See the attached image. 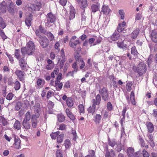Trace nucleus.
Segmentation results:
<instances>
[{"instance_id":"57","label":"nucleus","mask_w":157,"mask_h":157,"mask_svg":"<svg viewBox=\"0 0 157 157\" xmlns=\"http://www.w3.org/2000/svg\"><path fill=\"white\" fill-rule=\"evenodd\" d=\"M124 28H122L120 24H119L118 25L117 30L118 32H121L123 30Z\"/></svg>"},{"instance_id":"50","label":"nucleus","mask_w":157,"mask_h":157,"mask_svg":"<svg viewBox=\"0 0 157 157\" xmlns=\"http://www.w3.org/2000/svg\"><path fill=\"white\" fill-rule=\"evenodd\" d=\"M76 62L77 63H78L81 62V60H83L82 59L81 56H75Z\"/></svg>"},{"instance_id":"3","label":"nucleus","mask_w":157,"mask_h":157,"mask_svg":"<svg viewBox=\"0 0 157 157\" xmlns=\"http://www.w3.org/2000/svg\"><path fill=\"white\" fill-rule=\"evenodd\" d=\"M132 69L135 72L137 73L139 76L140 77L146 73L147 68L146 64L141 62L138 64L136 66L133 67Z\"/></svg>"},{"instance_id":"31","label":"nucleus","mask_w":157,"mask_h":157,"mask_svg":"<svg viewBox=\"0 0 157 157\" xmlns=\"http://www.w3.org/2000/svg\"><path fill=\"white\" fill-rule=\"evenodd\" d=\"M58 120L60 122H63L65 120V117L62 114H60L57 116Z\"/></svg>"},{"instance_id":"32","label":"nucleus","mask_w":157,"mask_h":157,"mask_svg":"<svg viewBox=\"0 0 157 157\" xmlns=\"http://www.w3.org/2000/svg\"><path fill=\"white\" fill-rule=\"evenodd\" d=\"M45 35L48 36L49 40L50 41L53 40L54 37L53 35L51 32H46Z\"/></svg>"},{"instance_id":"63","label":"nucleus","mask_w":157,"mask_h":157,"mask_svg":"<svg viewBox=\"0 0 157 157\" xmlns=\"http://www.w3.org/2000/svg\"><path fill=\"white\" fill-rule=\"evenodd\" d=\"M152 114L155 118H157V109L153 110V113Z\"/></svg>"},{"instance_id":"59","label":"nucleus","mask_w":157,"mask_h":157,"mask_svg":"<svg viewBox=\"0 0 157 157\" xmlns=\"http://www.w3.org/2000/svg\"><path fill=\"white\" fill-rule=\"evenodd\" d=\"M107 107L109 110H111L113 108L111 102H108Z\"/></svg>"},{"instance_id":"55","label":"nucleus","mask_w":157,"mask_h":157,"mask_svg":"<svg viewBox=\"0 0 157 157\" xmlns=\"http://www.w3.org/2000/svg\"><path fill=\"white\" fill-rule=\"evenodd\" d=\"M83 13L82 15V23L83 24L85 23L86 19V16L84 14V13L83 12L84 11H85V10H83Z\"/></svg>"},{"instance_id":"16","label":"nucleus","mask_w":157,"mask_h":157,"mask_svg":"<svg viewBox=\"0 0 157 157\" xmlns=\"http://www.w3.org/2000/svg\"><path fill=\"white\" fill-rule=\"evenodd\" d=\"M127 155L128 157H135L134 149L132 147L128 148L127 150Z\"/></svg>"},{"instance_id":"35","label":"nucleus","mask_w":157,"mask_h":157,"mask_svg":"<svg viewBox=\"0 0 157 157\" xmlns=\"http://www.w3.org/2000/svg\"><path fill=\"white\" fill-rule=\"evenodd\" d=\"M130 100L131 101L133 105L135 104V102L134 99V94L133 91H132L131 93L130 96Z\"/></svg>"},{"instance_id":"30","label":"nucleus","mask_w":157,"mask_h":157,"mask_svg":"<svg viewBox=\"0 0 157 157\" xmlns=\"http://www.w3.org/2000/svg\"><path fill=\"white\" fill-rule=\"evenodd\" d=\"M31 113L29 111H27L25 114V118L23 120L26 121H29L31 118Z\"/></svg>"},{"instance_id":"29","label":"nucleus","mask_w":157,"mask_h":157,"mask_svg":"<svg viewBox=\"0 0 157 157\" xmlns=\"http://www.w3.org/2000/svg\"><path fill=\"white\" fill-rule=\"evenodd\" d=\"M13 126L17 130H20L21 129V124L20 121L18 120H16Z\"/></svg>"},{"instance_id":"41","label":"nucleus","mask_w":157,"mask_h":157,"mask_svg":"<svg viewBox=\"0 0 157 157\" xmlns=\"http://www.w3.org/2000/svg\"><path fill=\"white\" fill-rule=\"evenodd\" d=\"M132 85V83L131 82H129L127 84L126 87L128 91H131V87Z\"/></svg>"},{"instance_id":"46","label":"nucleus","mask_w":157,"mask_h":157,"mask_svg":"<svg viewBox=\"0 0 157 157\" xmlns=\"http://www.w3.org/2000/svg\"><path fill=\"white\" fill-rule=\"evenodd\" d=\"M117 45L118 47L123 49H124L126 48V47L124 45V43L123 42H117Z\"/></svg>"},{"instance_id":"37","label":"nucleus","mask_w":157,"mask_h":157,"mask_svg":"<svg viewBox=\"0 0 157 157\" xmlns=\"http://www.w3.org/2000/svg\"><path fill=\"white\" fill-rule=\"evenodd\" d=\"M14 84V88L15 90H17L19 89L20 87V84L18 81H16Z\"/></svg>"},{"instance_id":"8","label":"nucleus","mask_w":157,"mask_h":157,"mask_svg":"<svg viewBox=\"0 0 157 157\" xmlns=\"http://www.w3.org/2000/svg\"><path fill=\"white\" fill-rule=\"evenodd\" d=\"M152 40L154 42H157V33L155 30H152L150 35Z\"/></svg>"},{"instance_id":"42","label":"nucleus","mask_w":157,"mask_h":157,"mask_svg":"<svg viewBox=\"0 0 157 157\" xmlns=\"http://www.w3.org/2000/svg\"><path fill=\"white\" fill-rule=\"evenodd\" d=\"M39 113L36 114H33L31 115V121H37V118L39 117Z\"/></svg>"},{"instance_id":"4","label":"nucleus","mask_w":157,"mask_h":157,"mask_svg":"<svg viewBox=\"0 0 157 157\" xmlns=\"http://www.w3.org/2000/svg\"><path fill=\"white\" fill-rule=\"evenodd\" d=\"M38 41L40 46L43 48H45L47 47L49 43V40L44 36L39 38Z\"/></svg>"},{"instance_id":"51","label":"nucleus","mask_w":157,"mask_h":157,"mask_svg":"<svg viewBox=\"0 0 157 157\" xmlns=\"http://www.w3.org/2000/svg\"><path fill=\"white\" fill-rule=\"evenodd\" d=\"M0 35L2 39L4 40L7 38V36L5 35L4 33L2 30L0 31Z\"/></svg>"},{"instance_id":"2","label":"nucleus","mask_w":157,"mask_h":157,"mask_svg":"<svg viewBox=\"0 0 157 157\" xmlns=\"http://www.w3.org/2000/svg\"><path fill=\"white\" fill-rule=\"evenodd\" d=\"M35 46L34 43L31 41H29L27 44L26 47L21 48V52L23 56H25L26 53L28 55H31L34 51Z\"/></svg>"},{"instance_id":"38","label":"nucleus","mask_w":157,"mask_h":157,"mask_svg":"<svg viewBox=\"0 0 157 157\" xmlns=\"http://www.w3.org/2000/svg\"><path fill=\"white\" fill-rule=\"evenodd\" d=\"M138 52L135 46L132 47L131 48V54L134 56H136Z\"/></svg>"},{"instance_id":"21","label":"nucleus","mask_w":157,"mask_h":157,"mask_svg":"<svg viewBox=\"0 0 157 157\" xmlns=\"http://www.w3.org/2000/svg\"><path fill=\"white\" fill-rule=\"evenodd\" d=\"M21 140L18 138L15 139V143L14 144L15 147L16 149H19L20 146Z\"/></svg>"},{"instance_id":"60","label":"nucleus","mask_w":157,"mask_h":157,"mask_svg":"<svg viewBox=\"0 0 157 157\" xmlns=\"http://www.w3.org/2000/svg\"><path fill=\"white\" fill-rule=\"evenodd\" d=\"M72 67L74 69V70L73 71V72H76L78 71V68L77 67V65L76 63H74L72 64Z\"/></svg>"},{"instance_id":"26","label":"nucleus","mask_w":157,"mask_h":157,"mask_svg":"<svg viewBox=\"0 0 157 157\" xmlns=\"http://www.w3.org/2000/svg\"><path fill=\"white\" fill-rule=\"evenodd\" d=\"M147 124L148 131L150 133L153 132L154 129V127L152 124L150 122H147Z\"/></svg>"},{"instance_id":"62","label":"nucleus","mask_w":157,"mask_h":157,"mask_svg":"<svg viewBox=\"0 0 157 157\" xmlns=\"http://www.w3.org/2000/svg\"><path fill=\"white\" fill-rule=\"evenodd\" d=\"M2 124L4 126H5V125L7 124L8 122L6 121V120L4 117H2Z\"/></svg>"},{"instance_id":"52","label":"nucleus","mask_w":157,"mask_h":157,"mask_svg":"<svg viewBox=\"0 0 157 157\" xmlns=\"http://www.w3.org/2000/svg\"><path fill=\"white\" fill-rule=\"evenodd\" d=\"M78 109H79L80 112L81 113H84V107L83 105L82 104L78 106Z\"/></svg>"},{"instance_id":"27","label":"nucleus","mask_w":157,"mask_h":157,"mask_svg":"<svg viewBox=\"0 0 157 157\" xmlns=\"http://www.w3.org/2000/svg\"><path fill=\"white\" fill-rule=\"evenodd\" d=\"M79 2L81 3L80 6L81 8L83 9L87 7L88 4L86 0H82Z\"/></svg>"},{"instance_id":"17","label":"nucleus","mask_w":157,"mask_h":157,"mask_svg":"<svg viewBox=\"0 0 157 157\" xmlns=\"http://www.w3.org/2000/svg\"><path fill=\"white\" fill-rule=\"evenodd\" d=\"M148 140L147 141L150 144V146L152 148L155 146V143L153 140V136L150 134L148 135Z\"/></svg>"},{"instance_id":"13","label":"nucleus","mask_w":157,"mask_h":157,"mask_svg":"<svg viewBox=\"0 0 157 157\" xmlns=\"http://www.w3.org/2000/svg\"><path fill=\"white\" fill-rule=\"evenodd\" d=\"M140 32V30L139 29H137L133 30L130 36L131 38L133 39H136L138 35Z\"/></svg>"},{"instance_id":"20","label":"nucleus","mask_w":157,"mask_h":157,"mask_svg":"<svg viewBox=\"0 0 157 157\" xmlns=\"http://www.w3.org/2000/svg\"><path fill=\"white\" fill-rule=\"evenodd\" d=\"M80 42L78 40H75L73 42L70 40L69 43V45L71 47L74 48V50H75V49H76V46Z\"/></svg>"},{"instance_id":"47","label":"nucleus","mask_w":157,"mask_h":157,"mask_svg":"<svg viewBox=\"0 0 157 157\" xmlns=\"http://www.w3.org/2000/svg\"><path fill=\"white\" fill-rule=\"evenodd\" d=\"M56 157H63V155L59 149L57 150L56 152Z\"/></svg>"},{"instance_id":"48","label":"nucleus","mask_w":157,"mask_h":157,"mask_svg":"<svg viewBox=\"0 0 157 157\" xmlns=\"http://www.w3.org/2000/svg\"><path fill=\"white\" fill-rule=\"evenodd\" d=\"M37 85L38 86H41L44 85V82L41 79H38L36 82Z\"/></svg>"},{"instance_id":"25","label":"nucleus","mask_w":157,"mask_h":157,"mask_svg":"<svg viewBox=\"0 0 157 157\" xmlns=\"http://www.w3.org/2000/svg\"><path fill=\"white\" fill-rule=\"evenodd\" d=\"M92 12L95 13L98 11L99 8V4L97 5L93 4L91 6Z\"/></svg>"},{"instance_id":"15","label":"nucleus","mask_w":157,"mask_h":157,"mask_svg":"<svg viewBox=\"0 0 157 157\" xmlns=\"http://www.w3.org/2000/svg\"><path fill=\"white\" fill-rule=\"evenodd\" d=\"M98 108L99 107H98L97 109H96V105L93 103L92 106L89 107L88 109V113H92V115H93L95 112V110L96 109L97 110Z\"/></svg>"},{"instance_id":"34","label":"nucleus","mask_w":157,"mask_h":157,"mask_svg":"<svg viewBox=\"0 0 157 157\" xmlns=\"http://www.w3.org/2000/svg\"><path fill=\"white\" fill-rule=\"evenodd\" d=\"M95 153L94 151L90 150L89 151V155L86 156L85 157H95Z\"/></svg>"},{"instance_id":"18","label":"nucleus","mask_w":157,"mask_h":157,"mask_svg":"<svg viewBox=\"0 0 157 157\" xmlns=\"http://www.w3.org/2000/svg\"><path fill=\"white\" fill-rule=\"evenodd\" d=\"M29 121L23 120L22 122V125L23 128L26 129H29L31 127L30 123L29 122Z\"/></svg>"},{"instance_id":"19","label":"nucleus","mask_w":157,"mask_h":157,"mask_svg":"<svg viewBox=\"0 0 157 157\" xmlns=\"http://www.w3.org/2000/svg\"><path fill=\"white\" fill-rule=\"evenodd\" d=\"M55 86L56 87V89L57 90H60L62 88L63 84L62 82H60L59 81L57 80L55 82Z\"/></svg>"},{"instance_id":"40","label":"nucleus","mask_w":157,"mask_h":157,"mask_svg":"<svg viewBox=\"0 0 157 157\" xmlns=\"http://www.w3.org/2000/svg\"><path fill=\"white\" fill-rule=\"evenodd\" d=\"M109 144L112 147H114L116 144H117L116 141L115 139L112 140L111 141L108 140Z\"/></svg>"},{"instance_id":"53","label":"nucleus","mask_w":157,"mask_h":157,"mask_svg":"<svg viewBox=\"0 0 157 157\" xmlns=\"http://www.w3.org/2000/svg\"><path fill=\"white\" fill-rule=\"evenodd\" d=\"M119 13L121 16V18L122 19H124V13L122 10H120L119 11Z\"/></svg>"},{"instance_id":"10","label":"nucleus","mask_w":157,"mask_h":157,"mask_svg":"<svg viewBox=\"0 0 157 157\" xmlns=\"http://www.w3.org/2000/svg\"><path fill=\"white\" fill-rule=\"evenodd\" d=\"M111 10L108 6L104 5L101 8V12L103 13V14L106 15L108 14Z\"/></svg>"},{"instance_id":"43","label":"nucleus","mask_w":157,"mask_h":157,"mask_svg":"<svg viewBox=\"0 0 157 157\" xmlns=\"http://www.w3.org/2000/svg\"><path fill=\"white\" fill-rule=\"evenodd\" d=\"M6 26V25L4 22L3 21L2 18L0 17V27L2 29H4Z\"/></svg>"},{"instance_id":"11","label":"nucleus","mask_w":157,"mask_h":157,"mask_svg":"<svg viewBox=\"0 0 157 157\" xmlns=\"http://www.w3.org/2000/svg\"><path fill=\"white\" fill-rule=\"evenodd\" d=\"M120 36L119 33H114L109 38V41H116L119 39Z\"/></svg>"},{"instance_id":"56","label":"nucleus","mask_w":157,"mask_h":157,"mask_svg":"<svg viewBox=\"0 0 157 157\" xmlns=\"http://www.w3.org/2000/svg\"><path fill=\"white\" fill-rule=\"evenodd\" d=\"M0 11L1 13H5L6 10V6H0Z\"/></svg>"},{"instance_id":"1","label":"nucleus","mask_w":157,"mask_h":157,"mask_svg":"<svg viewBox=\"0 0 157 157\" xmlns=\"http://www.w3.org/2000/svg\"><path fill=\"white\" fill-rule=\"evenodd\" d=\"M14 55L16 58L19 60V65L21 70H26L28 66L26 58H25L24 56L21 58L20 51L18 50H15Z\"/></svg>"},{"instance_id":"12","label":"nucleus","mask_w":157,"mask_h":157,"mask_svg":"<svg viewBox=\"0 0 157 157\" xmlns=\"http://www.w3.org/2000/svg\"><path fill=\"white\" fill-rule=\"evenodd\" d=\"M69 19L70 20L74 18L75 16V10L72 6H70Z\"/></svg>"},{"instance_id":"24","label":"nucleus","mask_w":157,"mask_h":157,"mask_svg":"<svg viewBox=\"0 0 157 157\" xmlns=\"http://www.w3.org/2000/svg\"><path fill=\"white\" fill-rule=\"evenodd\" d=\"M101 116L99 114H96L94 116L95 121L96 124H99L101 119Z\"/></svg>"},{"instance_id":"39","label":"nucleus","mask_w":157,"mask_h":157,"mask_svg":"<svg viewBox=\"0 0 157 157\" xmlns=\"http://www.w3.org/2000/svg\"><path fill=\"white\" fill-rule=\"evenodd\" d=\"M30 8L32 10H39V8L37 5L35 4H31L30 6Z\"/></svg>"},{"instance_id":"5","label":"nucleus","mask_w":157,"mask_h":157,"mask_svg":"<svg viewBox=\"0 0 157 157\" xmlns=\"http://www.w3.org/2000/svg\"><path fill=\"white\" fill-rule=\"evenodd\" d=\"M99 93L101 94L102 99L105 101L108 99L109 97L108 91L107 89L105 87L99 90Z\"/></svg>"},{"instance_id":"45","label":"nucleus","mask_w":157,"mask_h":157,"mask_svg":"<svg viewBox=\"0 0 157 157\" xmlns=\"http://www.w3.org/2000/svg\"><path fill=\"white\" fill-rule=\"evenodd\" d=\"M14 94L11 93H9L7 95L6 99L9 100H11L13 97Z\"/></svg>"},{"instance_id":"44","label":"nucleus","mask_w":157,"mask_h":157,"mask_svg":"<svg viewBox=\"0 0 157 157\" xmlns=\"http://www.w3.org/2000/svg\"><path fill=\"white\" fill-rule=\"evenodd\" d=\"M21 104L20 101L17 102L15 105L16 110L17 111L19 110L21 107Z\"/></svg>"},{"instance_id":"23","label":"nucleus","mask_w":157,"mask_h":157,"mask_svg":"<svg viewBox=\"0 0 157 157\" xmlns=\"http://www.w3.org/2000/svg\"><path fill=\"white\" fill-rule=\"evenodd\" d=\"M66 103L69 107H72L74 105V102L71 98H68L66 100Z\"/></svg>"},{"instance_id":"14","label":"nucleus","mask_w":157,"mask_h":157,"mask_svg":"<svg viewBox=\"0 0 157 157\" xmlns=\"http://www.w3.org/2000/svg\"><path fill=\"white\" fill-rule=\"evenodd\" d=\"M101 101V97L100 95L98 94L97 95L96 97V99H93L92 100V103L98 105L100 103Z\"/></svg>"},{"instance_id":"28","label":"nucleus","mask_w":157,"mask_h":157,"mask_svg":"<svg viewBox=\"0 0 157 157\" xmlns=\"http://www.w3.org/2000/svg\"><path fill=\"white\" fill-rule=\"evenodd\" d=\"M127 110V109L126 107H124L123 110L122 111V116L123 117L121 119V125H122L123 122L124 121L125 119V114Z\"/></svg>"},{"instance_id":"33","label":"nucleus","mask_w":157,"mask_h":157,"mask_svg":"<svg viewBox=\"0 0 157 157\" xmlns=\"http://www.w3.org/2000/svg\"><path fill=\"white\" fill-rule=\"evenodd\" d=\"M64 145L66 149L69 148L71 146V142L70 140L69 139L66 140L64 142Z\"/></svg>"},{"instance_id":"49","label":"nucleus","mask_w":157,"mask_h":157,"mask_svg":"<svg viewBox=\"0 0 157 157\" xmlns=\"http://www.w3.org/2000/svg\"><path fill=\"white\" fill-rule=\"evenodd\" d=\"M38 29L41 33L45 34L46 33V30L45 29L42 27L41 25H40L39 26Z\"/></svg>"},{"instance_id":"64","label":"nucleus","mask_w":157,"mask_h":157,"mask_svg":"<svg viewBox=\"0 0 157 157\" xmlns=\"http://www.w3.org/2000/svg\"><path fill=\"white\" fill-rule=\"evenodd\" d=\"M105 157H114V156L111 155L110 152L109 151H107L105 154Z\"/></svg>"},{"instance_id":"6","label":"nucleus","mask_w":157,"mask_h":157,"mask_svg":"<svg viewBox=\"0 0 157 157\" xmlns=\"http://www.w3.org/2000/svg\"><path fill=\"white\" fill-rule=\"evenodd\" d=\"M15 73L20 81H23L24 80L25 74L24 72L17 70L15 71Z\"/></svg>"},{"instance_id":"58","label":"nucleus","mask_w":157,"mask_h":157,"mask_svg":"<svg viewBox=\"0 0 157 157\" xmlns=\"http://www.w3.org/2000/svg\"><path fill=\"white\" fill-rule=\"evenodd\" d=\"M66 127V125L63 124H61L59 126V129L62 130H64L65 129Z\"/></svg>"},{"instance_id":"9","label":"nucleus","mask_w":157,"mask_h":157,"mask_svg":"<svg viewBox=\"0 0 157 157\" xmlns=\"http://www.w3.org/2000/svg\"><path fill=\"white\" fill-rule=\"evenodd\" d=\"M15 5L13 3L11 2L9 6L7 8L8 11L11 14L13 15L14 13V8Z\"/></svg>"},{"instance_id":"7","label":"nucleus","mask_w":157,"mask_h":157,"mask_svg":"<svg viewBox=\"0 0 157 157\" xmlns=\"http://www.w3.org/2000/svg\"><path fill=\"white\" fill-rule=\"evenodd\" d=\"M46 18L47 21L53 23L55 21L56 18L55 16L52 13H50L47 14Z\"/></svg>"},{"instance_id":"54","label":"nucleus","mask_w":157,"mask_h":157,"mask_svg":"<svg viewBox=\"0 0 157 157\" xmlns=\"http://www.w3.org/2000/svg\"><path fill=\"white\" fill-rule=\"evenodd\" d=\"M142 152L144 157H149V155L148 153L145 150H143Z\"/></svg>"},{"instance_id":"36","label":"nucleus","mask_w":157,"mask_h":157,"mask_svg":"<svg viewBox=\"0 0 157 157\" xmlns=\"http://www.w3.org/2000/svg\"><path fill=\"white\" fill-rule=\"evenodd\" d=\"M64 136V134H62L57 137V141L58 143H61L63 142Z\"/></svg>"},{"instance_id":"22","label":"nucleus","mask_w":157,"mask_h":157,"mask_svg":"<svg viewBox=\"0 0 157 157\" xmlns=\"http://www.w3.org/2000/svg\"><path fill=\"white\" fill-rule=\"evenodd\" d=\"M32 15L30 14L25 21V23L28 26H30L31 25V21L32 20Z\"/></svg>"},{"instance_id":"61","label":"nucleus","mask_w":157,"mask_h":157,"mask_svg":"<svg viewBox=\"0 0 157 157\" xmlns=\"http://www.w3.org/2000/svg\"><path fill=\"white\" fill-rule=\"evenodd\" d=\"M67 0H60L59 3L63 6H65L67 3Z\"/></svg>"}]
</instances>
